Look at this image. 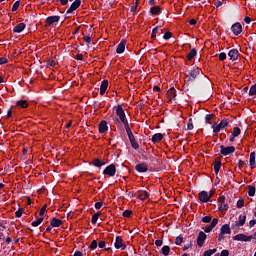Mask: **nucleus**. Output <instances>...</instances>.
<instances>
[{
  "label": "nucleus",
  "instance_id": "55",
  "mask_svg": "<svg viewBox=\"0 0 256 256\" xmlns=\"http://www.w3.org/2000/svg\"><path fill=\"white\" fill-rule=\"evenodd\" d=\"M188 131H193V122H191V119L189 120V123L187 125Z\"/></svg>",
  "mask_w": 256,
  "mask_h": 256
},
{
  "label": "nucleus",
  "instance_id": "11",
  "mask_svg": "<svg viewBox=\"0 0 256 256\" xmlns=\"http://www.w3.org/2000/svg\"><path fill=\"white\" fill-rule=\"evenodd\" d=\"M247 219V216H239V221H236L234 224H232V229H237V227H243L245 225V221Z\"/></svg>",
  "mask_w": 256,
  "mask_h": 256
},
{
  "label": "nucleus",
  "instance_id": "47",
  "mask_svg": "<svg viewBox=\"0 0 256 256\" xmlns=\"http://www.w3.org/2000/svg\"><path fill=\"white\" fill-rule=\"evenodd\" d=\"M20 2L16 1L12 6V11L15 12L19 9Z\"/></svg>",
  "mask_w": 256,
  "mask_h": 256
},
{
  "label": "nucleus",
  "instance_id": "59",
  "mask_svg": "<svg viewBox=\"0 0 256 256\" xmlns=\"http://www.w3.org/2000/svg\"><path fill=\"white\" fill-rule=\"evenodd\" d=\"M244 166H245V162L243 160H239L238 162L239 169H243Z\"/></svg>",
  "mask_w": 256,
  "mask_h": 256
},
{
  "label": "nucleus",
  "instance_id": "5",
  "mask_svg": "<svg viewBox=\"0 0 256 256\" xmlns=\"http://www.w3.org/2000/svg\"><path fill=\"white\" fill-rule=\"evenodd\" d=\"M220 153L221 155L227 156V155H231V153H235V146H220Z\"/></svg>",
  "mask_w": 256,
  "mask_h": 256
},
{
  "label": "nucleus",
  "instance_id": "49",
  "mask_svg": "<svg viewBox=\"0 0 256 256\" xmlns=\"http://www.w3.org/2000/svg\"><path fill=\"white\" fill-rule=\"evenodd\" d=\"M227 59V54L225 52H222L219 54V61H225Z\"/></svg>",
  "mask_w": 256,
  "mask_h": 256
},
{
  "label": "nucleus",
  "instance_id": "46",
  "mask_svg": "<svg viewBox=\"0 0 256 256\" xmlns=\"http://www.w3.org/2000/svg\"><path fill=\"white\" fill-rule=\"evenodd\" d=\"M181 243H183V237L178 236L175 239V245H181Z\"/></svg>",
  "mask_w": 256,
  "mask_h": 256
},
{
  "label": "nucleus",
  "instance_id": "61",
  "mask_svg": "<svg viewBox=\"0 0 256 256\" xmlns=\"http://www.w3.org/2000/svg\"><path fill=\"white\" fill-rule=\"evenodd\" d=\"M103 207V202H97L95 204V209H101Z\"/></svg>",
  "mask_w": 256,
  "mask_h": 256
},
{
  "label": "nucleus",
  "instance_id": "23",
  "mask_svg": "<svg viewBox=\"0 0 256 256\" xmlns=\"http://www.w3.org/2000/svg\"><path fill=\"white\" fill-rule=\"evenodd\" d=\"M25 23H19L13 28L14 33H22V31H25Z\"/></svg>",
  "mask_w": 256,
  "mask_h": 256
},
{
  "label": "nucleus",
  "instance_id": "48",
  "mask_svg": "<svg viewBox=\"0 0 256 256\" xmlns=\"http://www.w3.org/2000/svg\"><path fill=\"white\" fill-rule=\"evenodd\" d=\"M243 205H245V200L240 199V200L237 201L238 209H241L243 207Z\"/></svg>",
  "mask_w": 256,
  "mask_h": 256
},
{
  "label": "nucleus",
  "instance_id": "9",
  "mask_svg": "<svg viewBox=\"0 0 256 256\" xmlns=\"http://www.w3.org/2000/svg\"><path fill=\"white\" fill-rule=\"evenodd\" d=\"M253 239V236H247L245 234H237L236 236H233L234 241H251Z\"/></svg>",
  "mask_w": 256,
  "mask_h": 256
},
{
  "label": "nucleus",
  "instance_id": "21",
  "mask_svg": "<svg viewBox=\"0 0 256 256\" xmlns=\"http://www.w3.org/2000/svg\"><path fill=\"white\" fill-rule=\"evenodd\" d=\"M109 127L107 126V121L103 120L99 124V133H107Z\"/></svg>",
  "mask_w": 256,
  "mask_h": 256
},
{
  "label": "nucleus",
  "instance_id": "25",
  "mask_svg": "<svg viewBox=\"0 0 256 256\" xmlns=\"http://www.w3.org/2000/svg\"><path fill=\"white\" fill-rule=\"evenodd\" d=\"M52 227H61L63 225V221L61 219L53 218L50 222Z\"/></svg>",
  "mask_w": 256,
  "mask_h": 256
},
{
  "label": "nucleus",
  "instance_id": "39",
  "mask_svg": "<svg viewBox=\"0 0 256 256\" xmlns=\"http://www.w3.org/2000/svg\"><path fill=\"white\" fill-rule=\"evenodd\" d=\"M124 127L128 136L133 135V132L131 131V127H129V122L124 123Z\"/></svg>",
  "mask_w": 256,
  "mask_h": 256
},
{
  "label": "nucleus",
  "instance_id": "7",
  "mask_svg": "<svg viewBox=\"0 0 256 256\" xmlns=\"http://www.w3.org/2000/svg\"><path fill=\"white\" fill-rule=\"evenodd\" d=\"M205 239H207V234L205 232L200 231L197 237V245L198 247H203L205 244Z\"/></svg>",
  "mask_w": 256,
  "mask_h": 256
},
{
  "label": "nucleus",
  "instance_id": "15",
  "mask_svg": "<svg viewBox=\"0 0 256 256\" xmlns=\"http://www.w3.org/2000/svg\"><path fill=\"white\" fill-rule=\"evenodd\" d=\"M135 169L138 171V173H146V171H149V166H147L145 163H140L135 166Z\"/></svg>",
  "mask_w": 256,
  "mask_h": 256
},
{
  "label": "nucleus",
  "instance_id": "12",
  "mask_svg": "<svg viewBox=\"0 0 256 256\" xmlns=\"http://www.w3.org/2000/svg\"><path fill=\"white\" fill-rule=\"evenodd\" d=\"M231 31L232 33H234V35H241V32L243 31V26H241V23H235L234 25H232Z\"/></svg>",
  "mask_w": 256,
  "mask_h": 256
},
{
  "label": "nucleus",
  "instance_id": "35",
  "mask_svg": "<svg viewBox=\"0 0 256 256\" xmlns=\"http://www.w3.org/2000/svg\"><path fill=\"white\" fill-rule=\"evenodd\" d=\"M232 135L233 137H239L241 135V129L239 127H234Z\"/></svg>",
  "mask_w": 256,
  "mask_h": 256
},
{
  "label": "nucleus",
  "instance_id": "4",
  "mask_svg": "<svg viewBox=\"0 0 256 256\" xmlns=\"http://www.w3.org/2000/svg\"><path fill=\"white\" fill-rule=\"evenodd\" d=\"M116 172L117 169L115 168V165L111 164L104 169L103 174L108 175V177H115Z\"/></svg>",
  "mask_w": 256,
  "mask_h": 256
},
{
  "label": "nucleus",
  "instance_id": "29",
  "mask_svg": "<svg viewBox=\"0 0 256 256\" xmlns=\"http://www.w3.org/2000/svg\"><path fill=\"white\" fill-rule=\"evenodd\" d=\"M249 162H250V167L252 169H255L256 168L255 152L250 153V160H249Z\"/></svg>",
  "mask_w": 256,
  "mask_h": 256
},
{
  "label": "nucleus",
  "instance_id": "10",
  "mask_svg": "<svg viewBox=\"0 0 256 256\" xmlns=\"http://www.w3.org/2000/svg\"><path fill=\"white\" fill-rule=\"evenodd\" d=\"M114 246L116 249H122V250L127 249V245H125V243H123V238H121L119 236L116 237Z\"/></svg>",
  "mask_w": 256,
  "mask_h": 256
},
{
  "label": "nucleus",
  "instance_id": "60",
  "mask_svg": "<svg viewBox=\"0 0 256 256\" xmlns=\"http://www.w3.org/2000/svg\"><path fill=\"white\" fill-rule=\"evenodd\" d=\"M220 256H229V250H222Z\"/></svg>",
  "mask_w": 256,
  "mask_h": 256
},
{
  "label": "nucleus",
  "instance_id": "22",
  "mask_svg": "<svg viewBox=\"0 0 256 256\" xmlns=\"http://www.w3.org/2000/svg\"><path fill=\"white\" fill-rule=\"evenodd\" d=\"M220 233L224 235H231V227H229V224H224L220 229Z\"/></svg>",
  "mask_w": 256,
  "mask_h": 256
},
{
  "label": "nucleus",
  "instance_id": "17",
  "mask_svg": "<svg viewBox=\"0 0 256 256\" xmlns=\"http://www.w3.org/2000/svg\"><path fill=\"white\" fill-rule=\"evenodd\" d=\"M59 19V16H50L46 19V25H48V27H51L53 23H59Z\"/></svg>",
  "mask_w": 256,
  "mask_h": 256
},
{
  "label": "nucleus",
  "instance_id": "57",
  "mask_svg": "<svg viewBox=\"0 0 256 256\" xmlns=\"http://www.w3.org/2000/svg\"><path fill=\"white\" fill-rule=\"evenodd\" d=\"M15 215H16V217H21V215H23V209H19V210H17L16 212H15Z\"/></svg>",
  "mask_w": 256,
  "mask_h": 256
},
{
  "label": "nucleus",
  "instance_id": "24",
  "mask_svg": "<svg viewBox=\"0 0 256 256\" xmlns=\"http://www.w3.org/2000/svg\"><path fill=\"white\" fill-rule=\"evenodd\" d=\"M163 141V134L161 133H156L152 136V142L154 143H161Z\"/></svg>",
  "mask_w": 256,
  "mask_h": 256
},
{
  "label": "nucleus",
  "instance_id": "6",
  "mask_svg": "<svg viewBox=\"0 0 256 256\" xmlns=\"http://www.w3.org/2000/svg\"><path fill=\"white\" fill-rule=\"evenodd\" d=\"M198 199L201 201V203H209L211 200V196H209V193L207 191H201L198 194Z\"/></svg>",
  "mask_w": 256,
  "mask_h": 256
},
{
  "label": "nucleus",
  "instance_id": "63",
  "mask_svg": "<svg viewBox=\"0 0 256 256\" xmlns=\"http://www.w3.org/2000/svg\"><path fill=\"white\" fill-rule=\"evenodd\" d=\"M155 245L156 247H161V245H163V240H156Z\"/></svg>",
  "mask_w": 256,
  "mask_h": 256
},
{
  "label": "nucleus",
  "instance_id": "28",
  "mask_svg": "<svg viewBox=\"0 0 256 256\" xmlns=\"http://www.w3.org/2000/svg\"><path fill=\"white\" fill-rule=\"evenodd\" d=\"M167 97L170 101H173V99H175L176 97V94H175V88H170L168 91H167Z\"/></svg>",
  "mask_w": 256,
  "mask_h": 256
},
{
  "label": "nucleus",
  "instance_id": "42",
  "mask_svg": "<svg viewBox=\"0 0 256 256\" xmlns=\"http://www.w3.org/2000/svg\"><path fill=\"white\" fill-rule=\"evenodd\" d=\"M223 3H227V2H225V0H216L214 2V5L216 6V9H219V7H221V5H223Z\"/></svg>",
  "mask_w": 256,
  "mask_h": 256
},
{
  "label": "nucleus",
  "instance_id": "32",
  "mask_svg": "<svg viewBox=\"0 0 256 256\" xmlns=\"http://www.w3.org/2000/svg\"><path fill=\"white\" fill-rule=\"evenodd\" d=\"M92 165H94V167H103V165H105V162L97 158L92 161Z\"/></svg>",
  "mask_w": 256,
  "mask_h": 256
},
{
  "label": "nucleus",
  "instance_id": "58",
  "mask_svg": "<svg viewBox=\"0 0 256 256\" xmlns=\"http://www.w3.org/2000/svg\"><path fill=\"white\" fill-rule=\"evenodd\" d=\"M213 117H215V115H213V114H207L206 117H205V119H206V121H211V120L213 119Z\"/></svg>",
  "mask_w": 256,
  "mask_h": 256
},
{
  "label": "nucleus",
  "instance_id": "1",
  "mask_svg": "<svg viewBox=\"0 0 256 256\" xmlns=\"http://www.w3.org/2000/svg\"><path fill=\"white\" fill-rule=\"evenodd\" d=\"M227 127H229V119H223L219 124L214 123L212 125L213 133L218 135L221 129H225Z\"/></svg>",
  "mask_w": 256,
  "mask_h": 256
},
{
  "label": "nucleus",
  "instance_id": "52",
  "mask_svg": "<svg viewBox=\"0 0 256 256\" xmlns=\"http://www.w3.org/2000/svg\"><path fill=\"white\" fill-rule=\"evenodd\" d=\"M47 65H48V67H55V65H56L55 60H53V59L48 60Z\"/></svg>",
  "mask_w": 256,
  "mask_h": 256
},
{
  "label": "nucleus",
  "instance_id": "36",
  "mask_svg": "<svg viewBox=\"0 0 256 256\" xmlns=\"http://www.w3.org/2000/svg\"><path fill=\"white\" fill-rule=\"evenodd\" d=\"M249 197H255V186H248Z\"/></svg>",
  "mask_w": 256,
  "mask_h": 256
},
{
  "label": "nucleus",
  "instance_id": "37",
  "mask_svg": "<svg viewBox=\"0 0 256 256\" xmlns=\"http://www.w3.org/2000/svg\"><path fill=\"white\" fill-rule=\"evenodd\" d=\"M139 199H141V201H145L146 199H149V193H147V192L140 193Z\"/></svg>",
  "mask_w": 256,
  "mask_h": 256
},
{
  "label": "nucleus",
  "instance_id": "62",
  "mask_svg": "<svg viewBox=\"0 0 256 256\" xmlns=\"http://www.w3.org/2000/svg\"><path fill=\"white\" fill-rule=\"evenodd\" d=\"M98 247H99L100 249H105V241H100V242L98 243Z\"/></svg>",
  "mask_w": 256,
  "mask_h": 256
},
{
  "label": "nucleus",
  "instance_id": "16",
  "mask_svg": "<svg viewBox=\"0 0 256 256\" xmlns=\"http://www.w3.org/2000/svg\"><path fill=\"white\" fill-rule=\"evenodd\" d=\"M228 56L230 57L231 61H237L239 59V50L232 49L229 51Z\"/></svg>",
  "mask_w": 256,
  "mask_h": 256
},
{
  "label": "nucleus",
  "instance_id": "30",
  "mask_svg": "<svg viewBox=\"0 0 256 256\" xmlns=\"http://www.w3.org/2000/svg\"><path fill=\"white\" fill-rule=\"evenodd\" d=\"M16 105L22 107V109H27V107H29V103L27 102V100H19L16 102Z\"/></svg>",
  "mask_w": 256,
  "mask_h": 256
},
{
  "label": "nucleus",
  "instance_id": "18",
  "mask_svg": "<svg viewBox=\"0 0 256 256\" xmlns=\"http://www.w3.org/2000/svg\"><path fill=\"white\" fill-rule=\"evenodd\" d=\"M127 45L126 40H121V42L118 44L116 53L121 54L125 51V46Z\"/></svg>",
  "mask_w": 256,
  "mask_h": 256
},
{
  "label": "nucleus",
  "instance_id": "38",
  "mask_svg": "<svg viewBox=\"0 0 256 256\" xmlns=\"http://www.w3.org/2000/svg\"><path fill=\"white\" fill-rule=\"evenodd\" d=\"M45 218L44 217H40L38 218L36 221L32 222V227H39V224L44 221Z\"/></svg>",
  "mask_w": 256,
  "mask_h": 256
},
{
  "label": "nucleus",
  "instance_id": "13",
  "mask_svg": "<svg viewBox=\"0 0 256 256\" xmlns=\"http://www.w3.org/2000/svg\"><path fill=\"white\" fill-rule=\"evenodd\" d=\"M79 7H81V0H75L67 10V13H73V11H77Z\"/></svg>",
  "mask_w": 256,
  "mask_h": 256
},
{
  "label": "nucleus",
  "instance_id": "8",
  "mask_svg": "<svg viewBox=\"0 0 256 256\" xmlns=\"http://www.w3.org/2000/svg\"><path fill=\"white\" fill-rule=\"evenodd\" d=\"M218 202L220 203V205L218 207L219 211L223 212V211H227V209H229V205H227L225 203V196H220L218 198Z\"/></svg>",
  "mask_w": 256,
  "mask_h": 256
},
{
  "label": "nucleus",
  "instance_id": "20",
  "mask_svg": "<svg viewBox=\"0 0 256 256\" xmlns=\"http://www.w3.org/2000/svg\"><path fill=\"white\" fill-rule=\"evenodd\" d=\"M109 87V81L103 80L100 86V95H105L107 88Z\"/></svg>",
  "mask_w": 256,
  "mask_h": 256
},
{
  "label": "nucleus",
  "instance_id": "34",
  "mask_svg": "<svg viewBox=\"0 0 256 256\" xmlns=\"http://www.w3.org/2000/svg\"><path fill=\"white\" fill-rule=\"evenodd\" d=\"M170 252H171V248L169 246L162 247V255L168 256Z\"/></svg>",
  "mask_w": 256,
  "mask_h": 256
},
{
  "label": "nucleus",
  "instance_id": "56",
  "mask_svg": "<svg viewBox=\"0 0 256 256\" xmlns=\"http://www.w3.org/2000/svg\"><path fill=\"white\" fill-rule=\"evenodd\" d=\"M137 5H139V0H136L135 6H132V7H131L132 13H135V11H137Z\"/></svg>",
  "mask_w": 256,
  "mask_h": 256
},
{
  "label": "nucleus",
  "instance_id": "3",
  "mask_svg": "<svg viewBox=\"0 0 256 256\" xmlns=\"http://www.w3.org/2000/svg\"><path fill=\"white\" fill-rule=\"evenodd\" d=\"M116 115L119 117L121 123L125 124L128 123L127 117L125 116V110H123V107L121 105H118L116 107Z\"/></svg>",
  "mask_w": 256,
  "mask_h": 256
},
{
  "label": "nucleus",
  "instance_id": "43",
  "mask_svg": "<svg viewBox=\"0 0 256 256\" xmlns=\"http://www.w3.org/2000/svg\"><path fill=\"white\" fill-rule=\"evenodd\" d=\"M159 33V27H155L153 30H152V39H155V37H157V34Z\"/></svg>",
  "mask_w": 256,
  "mask_h": 256
},
{
  "label": "nucleus",
  "instance_id": "27",
  "mask_svg": "<svg viewBox=\"0 0 256 256\" xmlns=\"http://www.w3.org/2000/svg\"><path fill=\"white\" fill-rule=\"evenodd\" d=\"M221 169V159L217 158L214 162V171L216 175L219 174V170Z\"/></svg>",
  "mask_w": 256,
  "mask_h": 256
},
{
  "label": "nucleus",
  "instance_id": "31",
  "mask_svg": "<svg viewBox=\"0 0 256 256\" xmlns=\"http://www.w3.org/2000/svg\"><path fill=\"white\" fill-rule=\"evenodd\" d=\"M151 15H159L161 13V7L160 6H154L150 9Z\"/></svg>",
  "mask_w": 256,
  "mask_h": 256
},
{
  "label": "nucleus",
  "instance_id": "53",
  "mask_svg": "<svg viewBox=\"0 0 256 256\" xmlns=\"http://www.w3.org/2000/svg\"><path fill=\"white\" fill-rule=\"evenodd\" d=\"M6 63H9V60L6 57L0 58V65H5Z\"/></svg>",
  "mask_w": 256,
  "mask_h": 256
},
{
  "label": "nucleus",
  "instance_id": "64",
  "mask_svg": "<svg viewBox=\"0 0 256 256\" xmlns=\"http://www.w3.org/2000/svg\"><path fill=\"white\" fill-rule=\"evenodd\" d=\"M84 41L86 43H90L91 42V37L90 36H84Z\"/></svg>",
  "mask_w": 256,
  "mask_h": 256
},
{
  "label": "nucleus",
  "instance_id": "40",
  "mask_svg": "<svg viewBox=\"0 0 256 256\" xmlns=\"http://www.w3.org/2000/svg\"><path fill=\"white\" fill-rule=\"evenodd\" d=\"M214 253H217V249H210L204 252V256H212Z\"/></svg>",
  "mask_w": 256,
  "mask_h": 256
},
{
  "label": "nucleus",
  "instance_id": "14",
  "mask_svg": "<svg viewBox=\"0 0 256 256\" xmlns=\"http://www.w3.org/2000/svg\"><path fill=\"white\" fill-rule=\"evenodd\" d=\"M217 223H219V219L214 218L211 222V224L204 229L205 233H211L215 227H217Z\"/></svg>",
  "mask_w": 256,
  "mask_h": 256
},
{
  "label": "nucleus",
  "instance_id": "44",
  "mask_svg": "<svg viewBox=\"0 0 256 256\" xmlns=\"http://www.w3.org/2000/svg\"><path fill=\"white\" fill-rule=\"evenodd\" d=\"M122 215L123 217H131L133 215V211L125 210Z\"/></svg>",
  "mask_w": 256,
  "mask_h": 256
},
{
  "label": "nucleus",
  "instance_id": "2",
  "mask_svg": "<svg viewBox=\"0 0 256 256\" xmlns=\"http://www.w3.org/2000/svg\"><path fill=\"white\" fill-rule=\"evenodd\" d=\"M201 73H202L201 69H199V68H195V69L191 70L186 75V81H195V78L199 77L201 75Z\"/></svg>",
  "mask_w": 256,
  "mask_h": 256
},
{
  "label": "nucleus",
  "instance_id": "19",
  "mask_svg": "<svg viewBox=\"0 0 256 256\" xmlns=\"http://www.w3.org/2000/svg\"><path fill=\"white\" fill-rule=\"evenodd\" d=\"M128 138L131 143L132 149H139V143H137V140H135V136L133 134H130Z\"/></svg>",
  "mask_w": 256,
  "mask_h": 256
},
{
  "label": "nucleus",
  "instance_id": "50",
  "mask_svg": "<svg viewBox=\"0 0 256 256\" xmlns=\"http://www.w3.org/2000/svg\"><path fill=\"white\" fill-rule=\"evenodd\" d=\"M171 37H173V33H171V32H166V33L164 34V36H163V39H165V40L167 41L168 39H171Z\"/></svg>",
  "mask_w": 256,
  "mask_h": 256
},
{
  "label": "nucleus",
  "instance_id": "45",
  "mask_svg": "<svg viewBox=\"0 0 256 256\" xmlns=\"http://www.w3.org/2000/svg\"><path fill=\"white\" fill-rule=\"evenodd\" d=\"M45 211H47V205H44L39 212V216L43 217L45 215Z\"/></svg>",
  "mask_w": 256,
  "mask_h": 256
},
{
  "label": "nucleus",
  "instance_id": "33",
  "mask_svg": "<svg viewBox=\"0 0 256 256\" xmlns=\"http://www.w3.org/2000/svg\"><path fill=\"white\" fill-rule=\"evenodd\" d=\"M99 217H101V212H97L92 216V220H91L92 225H95L97 221H99Z\"/></svg>",
  "mask_w": 256,
  "mask_h": 256
},
{
  "label": "nucleus",
  "instance_id": "51",
  "mask_svg": "<svg viewBox=\"0 0 256 256\" xmlns=\"http://www.w3.org/2000/svg\"><path fill=\"white\" fill-rule=\"evenodd\" d=\"M211 216H205L202 218L203 223H211Z\"/></svg>",
  "mask_w": 256,
  "mask_h": 256
},
{
  "label": "nucleus",
  "instance_id": "41",
  "mask_svg": "<svg viewBox=\"0 0 256 256\" xmlns=\"http://www.w3.org/2000/svg\"><path fill=\"white\" fill-rule=\"evenodd\" d=\"M249 95L250 96L256 95V83L250 87Z\"/></svg>",
  "mask_w": 256,
  "mask_h": 256
},
{
  "label": "nucleus",
  "instance_id": "26",
  "mask_svg": "<svg viewBox=\"0 0 256 256\" xmlns=\"http://www.w3.org/2000/svg\"><path fill=\"white\" fill-rule=\"evenodd\" d=\"M197 57V49L193 48L187 55V61H193Z\"/></svg>",
  "mask_w": 256,
  "mask_h": 256
},
{
  "label": "nucleus",
  "instance_id": "54",
  "mask_svg": "<svg viewBox=\"0 0 256 256\" xmlns=\"http://www.w3.org/2000/svg\"><path fill=\"white\" fill-rule=\"evenodd\" d=\"M96 247H97V240H93L90 244V249L95 250Z\"/></svg>",
  "mask_w": 256,
  "mask_h": 256
}]
</instances>
